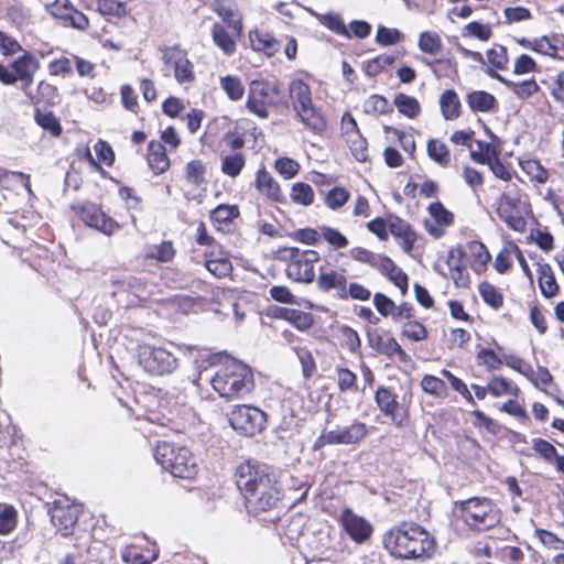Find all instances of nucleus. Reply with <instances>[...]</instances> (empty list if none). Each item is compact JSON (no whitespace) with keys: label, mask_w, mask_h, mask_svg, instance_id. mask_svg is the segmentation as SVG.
Here are the masks:
<instances>
[{"label":"nucleus","mask_w":564,"mask_h":564,"mask_svg":"<svg viewBox=\"0 0 564 564\" xmlns=\"http://www.w3.org/2000/svg\"><path fill=\"white\" fill-rule=\"evenodd\" d=\"M350 193L345 188L340 186H336L332 188L325 196V204L330 209H338L343 207L349 199Z\"/></svg>","instance_id":"obj_40"},{"label":"nucleus","mask_w":564,"mask_h":564,"mask_svg":"<svg viewBox=\"0 0 564 564\" xmlns=\"http://www.w3.org/2000/svg\"><path fill=\"white\" fill-rule=\"evenodd\" d=\"M319 230L324 240L335 249H344L348 246V239L337 229L328 226H322Z\"/></svg>","instance_id":"obj_45"},{"label":"nucleus","mask_w":564,"mask_h":564,"mask_svg":"<svg viewBox=\"0 0 564 564\" xmlns=\"http://www.w3.org/2000/svg\"><path fill=\"white\" fill-rule=\"evenodd\" d=\"M229 423L234 430L242 435L253 436L263 430L267 415L258 408L237 405L229 413Z\"/></svg>","instance_id":"obj_9"},{"label":"nucleus","mask_w":564,"mask_h":564,"mask_svg":"<svg viewBox=\"0 0 564 564\" xmlns=\"http://www.w3.org/2000/svg\"><path fill=\"white\" fill-rule=\"evenodd\" d=\"M422 389L434 397L443 398L447 394V387L445 382L434 376L426 375L421 381Z\"/></svg>","instance_id":"obj_35"},{"label":"nucleus","mask_w":564,"mask_h":564,"mask_svg":"<svg viewBox=\"0 0 564 564\" xmlns=\"http://www.w3.org/2000/svg\"><path fill=\"white\" fill-rule=\"evenodd\" d=\"M427 154L430 159L442 166H447L451 162L449 150L445 143L432 139L427 142Z\"/></svg>","instance_id":"obj_31"},{"label":"nucleus","mask_w":564,"mask_h":564,"mask_svg":"<svg viewBox=\"0 0 564 564\" xmlns=\"http://www.w3.org/2000/svg\"><path fill=\"white\" fill-rule=\"evenodd\" d=\"M94 150L100 163H104L107 166H110L113 163L115 153L112 148L106 141L98 140L94 145Z\"/></svg>","instance_id":"obj_58"},{"label":"nucleus","mask_w":564,"mask_h":564,"mask_svg":"<svg viewBox=\"0 0 564 564\" xmlns=\"http://www.w3.org/2000/svg\"><path fill=\"white\" fill-rule=\"evenodd\" d=\"M345 270H325L322 271L317 279L316 285L321 292H334L335 296L339 300H346V285L347 276Z\"/></svg>","instance_id":"obj_15"},{"label":"nucleus","mask_w":564,"mask_h":564,"mask_svg":"<svg viewBox=\"0 0 564 564\" xmlns=\"http://www.w3.org/2000/svg\"><path fill=\"white\" fill-rule=\"evenodd\" d=\"M497 214L509 228L516 231H524L527 221L519 208V199L508 194H502L498 200Z\"/></svg>","instance_id":"obj_11"},{"label":"nucleus","mask_w":564,"mask_h":564,"mask_svg":"<svg viewBox=\"0 0 564 564\" xmlns=\"http://www.w3.org/2000/svg\"><path fill=\"white\" fill-rule=\"evenodd\" d=\"M479 293L482 300L494 308H499L503 303L501 293L488 282L480 283Z\"/></svg>","instance_id":"obj_41"},{"label":"nucleus","mask_w":564,"mask_h":564,"mask_svg":"<svg viewBox=\"0 0 564 564\" xmlns=\"http://www.w3.org/2000/svg\"><path fill=\"white\" fill-rule=\"evenodd\" d=\"M467 104L475 112H487L495 109L497 100L487 91L475 90L467 95Z\"/></svg>","instance_id":"obj_23"},{"label":"nucleus","mask_w":564,"mask_h":564,"mask_svg":"<svg viewBox=\"0 0 564 564\" xmlns=\"http://www.w3.org/2000/svg\"><path fill=\"white\" fill-rule=\"evenodd\" d=\"M250 43L254 51L264 52L268 56L273 55L279 50L278 41L269 33L259 31L250 33Z\"/></svg>","instance_id":"obj_24"},{"label":"nucleus","mask_w":564,"mask_h":564,"mask_svg":"<svg viewBox=\"0 0 564 564\" xmlns=\"http://www.w3.org/2000/svg\"><path fill=\"white\" fill-rule=\"evenodd\" d=\"M17 516L12 506L0 503V534H8L15 528Z\"/></svg>","instance_id":"obj_37"},{"label":"nucleus","mask_w":564,"mask_h":564,"mask_svg":"<svg viewBox=\"0 0 564 564\" xmlns=\"http://www.w3.org/2000/svg\"><path fill=\"white\" fill-rule=\"evenodd\" d=\"M530 50L544 55L554 56L557 47L551 43L547 36H542L530 43Z\"/></svg>","instance_id":"obj_63"},{"label":"nucleus","mask_w":564,"mask_h":564,"mask_svg":"<svg viewBox=\"0 0 564 564\" xmlns=\"http://www.w3.org/2000/svg\"><path fill=\"white\" fill-rule=\"evenodd\" d=\"M383 545L392 556L402 560L430 558L436 547L434 536L413 522L391 528L383 535Z\"/></svg>","instance_id":"obj_2"},{"label":"nucleus","mask_w":564,"mask_h":564,"mask_svg":"<svg viewBox=\"0 0 564 564\" xmlns=\"http://www.w3.org/2000/svg\"><path fill=\"white\" fill-rule=\"evenodd\" d=\"M488 391L494 397H500L503 394H517L518 388L513 387L510 381L502 377H495L488 383Z\"/></svg>","instance_id":"obj_42"},{"label":"nucleus","mask_w":564,"mask_h":564,"mask_svg":"<svg viewBox=\"0 0 564 564\" xmlns=\"http://www.w3.org/2000/svg\"><path fill=\"white\" fill-rule=\"evenodd\" d=\"M162 61L164 64H172L174 67L175 79L182 83L194 80L193 65L186 57V53L178 47H167L163 51Z\"/></svg>","instance_id":"obj_13"},{"label":"nucleus","mask_w":564,"mask_h":564,"mask_svg":"<svg viewBox=\"0 0 564 564\" xmlns=\"http://www.w3.org/2000/svg\"><path fill=\"white\" fill-rule=\"evenodd\" d=\"M206 166L200 160H193L187 163L185 169L186 181L195 186L205 181Z\"/></svg>","instance_id":"obj_36"},{"label":"nucleus","mask_w":564,"mask_h":564,"mask_svg":"<svg viewBox=\"0 0 564 564\" xmlns=\"http://www.w3.org/2000/svg\"><path fill=\"white\" fill-rule=\"evenodd\" d=\"M394 62V57L391 55L382 54L370 59L365 67V72L368 76L375 77L384 70Z\"/></svg>","instance_id":"obj_47"},{"label":"nucleus","mask_w":564,"mask_h":564,"mask_svg":"<svg viewBox=\"0 0 564 564\" xmlns=\"http://www.w3.org/2000/svg\"><path fill=\"white\" fill-rule=\"evenodd\" d=\"M419 47L427 54H435L442 47V40L435 32H422L419 37Z\"/></svg>","instance_id":"obj_38"},{"label":"nucleus","mask_w":564,"mask_h":564,"mask_svg":"<svg viewBox=\"0 0 564 564\" xmlns=\"http://www.w3.org/2000/svg\"><path fill=\"white\" fill-rule=\"evenodd\" d=\"M155 558V554L145 556L135 547H129L122 552V560L128 564H151Z\"/></svg>","instance_id":"obj_57"},{"label":"nucleus","mask_w":564,"mask_h":564,"mask_svg":"<svg viewBox=\"0 0 564 564\" xmlns=\"http://www.w3.org/2000/svg\"><path fill=\"white\" fill-rule=\"evenodd\" d=\"M45 10L54 18L62 19L67 22L73 6L69 0H55L52 3L45 4Z\"/></svg>","instance_id":"obj_50"},{"label":"nucleus","mask_w":564,"mask_h":564,"mask_svg":"<svg viewBox=\"0 0 564 564\" xmlns=\"http://www.w3.org/2000/svg\"><path fill=\"white\" fill-rule=\"evenodd\" d=\"M238 216L239 209L236 205H219L212 212L210 218L215 223L226 224Z\"/></svg>","instance_id":"obj_48"},{"label":"nucleus","mask_w":564,"mask_h":564,"mask_svg":"<svg viewBox=\"0 0 564 564\" xmlns=\"http://www.w3.org/2000/svg\"><path fill=\"white\" fill-rule=\"evenodd\" d=\"M295 112V117L308 129L310 131L321 134L326 129V119L321 110L312 102Z\"/></svg>","instance_id":"obj_18"},{"label":"nucleus","mask_w":564,"mask_h":564,"mask_svg":"<svg viewBox=\"0 0 564 564\" xmlns=\"http://www.w3.org/2000/svg\"><path fill=\"white\" fill-rule=\"evenodd\" d=\"M485 73L490 76L491 78H495L506 85L508 88L511 89V91L517 95L521 99H527L538 93L539 85L534 79L530 80H523L521 83H514L511 80L506 79L500 74H498L496 70L491 68L485 69Z\"/></svg>","instance_id":"obj_19"},{"label":"nucleus","mask_w":564,"mask_h":564,"mask_svg":"<svg viewBox=\"0 0 564 564\" xmlns=\"http://www.w3.org/2000/svg\"><path fill=\"white\" fill-rule=\"evenodd\" d=\"M148 164L154 174H162L170 167L166 150L160 141H150L148 145Z\"/></svg>","instance_id":"obj_20"},{"label":"nucleus","mask_w":564,"mask_h":564,"mask_svg":"<svg viewBox=\"0 0 564 564\" xmlns=\"http://www.w3.org/2000/svg\"><path fill=\"white\" fill-rule=\"evenodd\" d=\"M220 86L229 99L237 101L242 98L245 87L237 76H224L220 78Z\"/></svg>","instance_id":"obj_33"},{"label":"nucleus","mask_w":564,"mask_h":564,"mask_svg":"<svg viewBox=\"0 0 564 564\" xmlns=\"http://www.w3.org/2000/svg\"><path fill=\"white\" fill-rule=\"evenodd\" d=\"M465 30L480 41H488L492 34L490 25L476 21L468 23Z\"/></svg>","instance_id":"obj_61"},{"label":"nucleus","mask_w":564,"mask_h":564,"mask_svg":"<svg viewBox=\"0 0 564 564\" xmlns=\"http://www.w3.org/2000/svg\"><path fill=\"white\" fill-rule=\"evenodd\" d=\"M401 33L397 29L380 26L377 31V41L382 45H392L401 40Z\"/></svg>","instance_id":"obj_60"},{"label":"nucleus","mask_w":564,"mask_h":564,"mask_svg":"<svg viewBox=\"0 0 564 564\" xmlns=\"http://www.w3.org/2000/svg\"><path fill=\"white\" fill-rule=\"evenodd\" d=\"M98 10L104 15L123 17L127 13L126 4L117 0H98Z\"/></svg>","instance_id":"obj_52"},{"label":"nucleus","mask_w":564,"mask_h":564,"mask_svg":"<svg viewBox=\"0 0 564 564\" xmlns=\"http://www.w3.org/2000/svg\"><path fill=\"white\" fill-rule=\"evenodd\" d=\"M289 97L294 111L313 102L311 88L302 79H294L290 83Z\"/></svg>","instance_id":"obj_21"},{"label":"nucleus","mask_w":564,"mask_h":564,"mask_svg":"<svg viewBox=\"0 0 564 564\" xmlns=\"http://www.w3.org/2000/svg\"><path fill=\"white\" fill-rule=\"evenodd\" d=\"M440 105L445 119L453 120L459 116L460 102L454 90H446L441 96Z\"/></svg>","instance_id":"obj_26"},{"label":"nucleus","mask_w":564,"mask_h":564,"mask_svg":"<svg viewBox=\"0 0 564 564\" xmlns=\"http://www.w3.org/2000/svg\"><path fill=\"white\" fill-rule=\"evenodd\" d=\"M175 250L171 241H163L160 245L150 246L147 248L145 259H153L160 262H167L174 258Z\"/></svg>","instance_id":"obj_29"},{"label":"nucleus","mask_w":564,"mask_h":564,"mask_svg":"<svg viewBox=\"0 0 564 564\" xmlns=\"http://www.w3.org/2000/svg\"><path fill=\"white\" fill-rule=\"evenodd\" d=\"M533 449L549 462L557 455L556 448L550 442L542 438L533 440Z\"/></svg>","instance_id":"obj_64"},{"label":"nucleus","mask_w":564,"mask_h":564,"mask_svg":"<svg viewBox=\"0 0 564 564\" xmlns=\"http://www.w3.org/2000/svg\"><path fill=\"white\" fill-rule=\"evenodd\" d=\"M337 384L340 391L356 390L357 376L347 368L337 367Z\"/></svg>","instance_id":"obj_53"},{"label":"nucleus","mask_w":564,"mask_h":564,"mask_svg":"<svg viewBox=\"0 0 564 564\" xmlns=\"http://www.w3.org/2000/svg\"><path fill=\"white\" fill-rule=\"evenodd\" d=\"M402 335L411 340L420 341L426 338L427 330L421 323L416 321H409L402 327Z\"/></svg>","instance_id":"obj_54"},{"label":"nucleus","mask_w":564,"mask_h":564,"mask_svg":"<svg viewBox=\"0 0 564 564\" xmlns=\"http://www.w3.org/2000/svg\"><path fill=\"white\" fill-rule=\"evenodd\" d=\"M477 359L488 370H496L503 364L502 357H499L492 349L482 348L477 354Z\"/></svg>","instance_id":"obj_55"},{"label":"nucleus","mask_w":564,"mask_h":564,"mask_svg":"<svg viewBox=\"0 0 564 564\" xmlns=\"http://www.w3.org/2000/svg\"><path fill=\"white\" fill-rule=\"evenodd\" d=\"M429 213L432 219L442 226H449L454 221L453 213L447 210L441 202L432 203L429 206Z\"/></svg>","instance_id":"obj_44"},{"label":"nucleus","mask_w":564,"mask_h":564,"mask_svg":"<svg viewBox=\"0 0 564 564\" xmlns=\"http://www.w3.org/2000/svg\"><path fill=\"white\" fill-rule=\"evenodd\" d=\"M375 401L379 410L389 417L392 423L401 425L405 413L402 405L397 400V395L383 386L379 387L375 393Z\"/></svg>","instance_id":"obj_14"},{"label":"nucleus","mask_w":564,"mask_h":564,"mask_svg":"<svg viewBox=\"0 0 564 564\" xmlns=\"http://www.w3.org/2000/svg\"><path fill=\"white\" fill-rule=\"evenodd\" d=\"M341 522L349 536L362 543L372 534V525L362 517L354 513L350 509H345L341 513Z\"/></svg>","instance_id":"obj_16"},{"label":"nucleus","mask_w":564,"mask_h":564,"mask_svg":"<svg viewBox=\"0 0 564 564\" xmlns=\"http://www.w3.org/2000/svg\"><path fill=\"white\" fill-rule=\"evenodd\" d=\"M236 484L248 511L254 514L272 509L281 498L278 474L267 464L250 460L240 464L236 470Z\"/></svg>","instance_id":"obj_1"},{"label":"nucleus","mask_w":564,"mask_h":564,"mask_svg":"<svg viewBox=\"0 0 564 564\" xmlns=\"http://www.w3.org/2000/svg\"><path fill=\"white\" fill-rule=\"evenodd\" d=\"M12 67L21 80L31 82L33 74L39 68V63L30 54H24L12 64Z\"/></svg>","instance_id":"obj_25"},{"label":"nucleus","mask_w":564,"mask_h":564,"mask_svg":"<svg viewBox=\"0 0 564 564\" xmlns=\"http://www.w3.org/2000/svg\"><path fill=\"white\" fill-rule=\"evenodd\" d=\"M459 517L473 530L485 531L496 527L500 511L490 499L469 498L457 503Z\"/></svg>","instance_id":"obj_5"},{"label":"nucleus","mask_w":564,"mask_h":564,"mask_svg":"<svg viewBox=\"0 0 564 564\" xmlns=\"http://www.w3.org/2000/svg\"><path fill=\"white\" fill-rule=\"evenodd\" d=\"M394 106L398 108L400 113L411 119L416 118L421 111L420 102L414 97L402 93L394 97Z\"/></svg>","instance_id":"obj_27"},{"label":"nucleus","mask_w":564,"mask_h":564,"mask_svg":"<svg viewBox=\"0 0 564 564\" xmlns=\"http://www.w3.org/2000/svg\"><path fill=\"white\" fill-rule=\"evenodd\" d=\"M212 34L214 43L221 48L226 55H231L235 52L236 43L223 24L215 23Z\"/></svg>","instance_id":"obj_28"},{"label":"nucleus","mask_w":564,"mask_h":564,"mask_svg":"<svg viewBox=\"0 0 564 564\" xmlns=\"http://www.w3.org/2000/svg\"><path fill=\"white\" fill-rule=\"evenodd\" d=\"M77 213L87 226L106 235H112L119 228V225L95 204H85L78 208Z\"/></svg>","instance_id":"obj_12"},{"label":"nucleus","mask_w":564,"mask_h":564,"mask_svg":"<svg viewBox=\"0 0 564 564\" xmlns=\"http://www.w3.org/2000/svg\"><path fill=\"white\" fill-rule=\"evenodd\" d=\"M373 304H375L377 311L383 316H389V315L392 316V314L395 310L394 302L390 297H388L387 295H384L382 293L375 294Z\"/></svg>","instance_id":"obj_59"},{"label":"nucleus","mask_w":564,"mask_h":564,"mask_svg":"<svg viewBox=\"0 0 564 564\" xmlns=\"http://www.w3.org/2000/svg\"><path fill=\"white\" fill-rule=\"evenodd\" d=\"M275 170L286 180L294 177L300 171V164L289 158H281L275 161Z\"/></svg>","instance_id":"obj_56"},{"label":"nucleus","mask_w":564,"mask_h":564,"mask_svg":"<svg viewBox=\"0 0 564 564\" xmlns=\"http://www.w3.org/2000/svg\"><path fill=\"white\" fill-rule=\"evenodd\" d=\"M281 259L288 262L286 275L299 283H312L315 280L314 264L319 260L315 250H300L299 248H284Z\"/></svg>","instance_id":"obj_6"},{"label":"nucleus","mask_w":564,"mask_h":564,"mask_svg":"<svg viewBox=\"0 0 564 564\" xmlns=\"http://www.w3.org/2000/svg\"><path fill=\"white\" fill-rule=\"evenodd\" d=\"M243 166L245 158L241 153L235 152L230 154H225L221 158V172L227 176H238Z\"/></svg>","instance_id":"obj_30"},{"label":"nucleus","mask_w":564,"mask_h":564,"mask_svg":"<svg viewBox=\"0 0 564 564\" xmlns=\"http://www.w3.org/2000/svg\"><path fill=\"white\" fill-rule=\"evenodd\" d=\"M256 187L261 194L265 195L271 200H283V195L280 185L264 169L258 171L257 173Z\"/></svg>","instance_id":"obj_22"},{"label":"nucleus","mask_w":564,"mask_h":564,"mask_svg":"<svg viewBox=\"0 0 564 564\" xmlns=\"http://www.w3.org/2000/svg\"><path fill=\"white\" fill-rule=\"evenodd\" d=\"M539 286L545 297H552L556 294L558 286L550 265L540 268Z\"/></svg>","instance_id":"obj_32"},{"label":"nucleus","mask_w":564,"mask_h":564,"mask_svg":"<svg viewBox=\"0 0 564 564\" xmlns=\"http://www.w3.org/2000/svg\"><path fill=\"white\" fill-rule=\"evenodd\" d=\"M347 142L355 159L359 162H366L368 159L366 139L358 132L348 137Z\"/></svg>","instance_id":"obj_43"},{"label":"nucleus","mask_w":564,"mask_h":564,"mask_svg":"<svg viewBox=\"0 0 564 564\" xmlns=\"http://www.w3.org/2000/svg\"><path fill=\"white\" fill-rule=\"evenodd\" d=\"M35 120L39 126L44 130L50 131L54 137H58L62 132V127L57 118L52 112H36Z\"/></svg>","instance_id":"obj_49"},{"label":"nucleus","mask_w":564,"mask_h":564,"mask_svg":"<svg viewBox=\"0 0 564 564\" xmlns=\"http://www.w3.org/2000/svg\"><path fill=\"white\" fill-rule=\"evenodd\" d=\"M210 383L221 398H243L254 388L253 372L246 364L232 359L215 372Z\"/></svg>","instance_id":"obj_3"},{"label":"nucleus","mask_w":564,"mask_h":564,"mask_svg":"<svg viewBox=\"0 0 564 564\" xmlns=\"http://www.w3.org/2000/svg\"><path fill=\"white\" fill-rule=\"evenodd\" d=\"M291 199L300 205L310 206L314 202V192L310 184L297 182L293 184Z\"/></svg>","instance_id":"obj_34"},{"label":"nucleus","mask_w":564,"mask_h":564,"mask_svg":"<svg viewBox=\"0 0 564 564\" xmlns=\"http://www.w3.org/2000/svg\"><path fill=\"white\" fill-rule=\"evenodd\" d=\"M505 17L507 23L522 22L531 19V12L524 7L506 8Z\"/></svg>","instance_id":"obj_62"},{"label":"nucleus","mask_w":564,"mask_h":564,"mask_svg":"<svg viewBox=\"0 0 564 564\" xmlns=\"http://www.w3.org/2000/svg\"><path fill=\"white\" fill-rule=\"evenodd\" d=\"M79 511V507L69 503L68 499H58L50 509L51 521L62 535L67 536L73 533Z\"/></svg>","instance_id":"obj_10"},{"label":"nucleus","mask_w":564,"mask_h":564,"mask_svg":"<svg viewBox=\"0 0 564 564\" xmlns=\"http://www.w3.org/2000/svg\"><path fill=\"white\" fill-rule=\"evenodd\" d=\"M140 366L149 373L163 376L173 372L177 367V359L163 347H155L148 344L138 348Z\"/></svg>","instance_id":"obj_7"},{"label":"nucleus","mask_w":564,"mask_h":564,"mask_svg":"<svg viewBox=\"0 0 564 564\" xmlns=\"http://www.w3.org/2000/svg\"><path fill=\"white\" fill-rule=\"evenodd\" d=\"M390 110L388 100L380 95H371L365 102V111L372 115H384Z\"/></svg>","instance_id":"obj_51"},{"label":"nucleus","mask_w":564,"mask_h":564,"mask_svg":"<svg viewBox=\"0 0 564 564\" xmlns=\"http://www.w3.org/2000/svg\"><path fill=\"white\" fill-rule=\"evenodd\" d=\"M329 431V441L333 442L334 445H356L368 434L367 425L359 421H354L349 426L336 427Z\"/></svg>","instance_id":"obj_17"},{"label":"nucleus","mask_w":564,"mask_h":564,"mask_svg":"<svg viewBox=\"0 0 564 564\" xmlns=\"http://www.w3.org/2000/svg\"><path fill=\"white\" fill-rule=\"evenodd\" d=\"M206 269L216 278H225L231 272V263L227 258L207 259Z\"/></svg>","instance_id":"obj_46"},{"label":"nucleus","mask_w":564,"mask_h":564,"mask_svg":"<svg viewBox=\"0 0 564 564\" xmlns=\"http://www.w3.org/2000/svg\"><path fill=\"white\" fill-rule=\"evenodd\" d=\"M153 457L174 477L191 479L197 474L196 458L185 446L160 442L154 448Z\"/></svg>","instance_id":"obj_4"},{"label":"nucleus","mask_w":564,"mask_h":564,"mask_svg":"<svg viewBox=\"0 0 564 564\" xmlns=\"http://www.w3.org/2000/svg\"><path fill=\"white\" fill-rule=\"evenodd\" d=\"M280 94V87L275 82L263 79L252 80L249 85L246 107L259 118L269 117L268 107L275 105V96Z\"/></svg>","instance_id":"obj_8"},{"label":"nucleus","mask_w":564,"mask_h":564,"mask_svg":"<svg viewBox=\"0 0 564 564\" xmlns=\"http://www.w3.org/2000/svg\"><path fill=\"white\" fill-rule=\"evenodd\" d=\"M487 59L492 66L491 69H506L509 62L507 48L502 45H494L492 48L487 51Z\"/></svg>","instance_id":"obj_39"}]
</instances>
